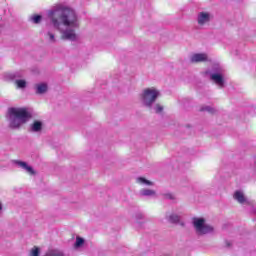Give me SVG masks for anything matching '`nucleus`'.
Wrapping results in <instances>:
<instances>
[{
    "label": "nucleus",
    "instance_id": "obj_1",
    "mask_svg": "<svg viewBox=\"0 0 256 256\" xmlns=\"http://www.w3.org/2000/svg\"><path fill=\"white\" fill-rule=\"evenodd\" d=\"M46 15L52 27L61 33L62 41H77L75 29L81 27V21L75 9L56 4L46 11Z\"/></svg>",
    "mask_w": 256,
    "mask_h": 256
},
{
    "label": "nucleus",
    "instance_id": "obj_2",
    "mask_svg": "<svg viewBox=\"0 0 256 256\" xmlns=\"http://www.w3.org/2000/svg\"><path fill=\"white\" fill-rule=\"evenodd\" d=\"M8 127L12 131H19L25 123L33 119V114L27 107H10L6 113Z\"/></svg>",
    "mask_w": 256,
    "mask_h": 256
},
{
    "label": "nucleus",
    "instance_id": "obj_3",
    "mask_svg": "<svg viewBox=\"0 0 256 256\" xmlns=\"http://www.w3.org/2000/svg\"><path fill=\"white\" fill-rule=\"evenodd\" d=\"M204 75H209L210 81H212L214 85H217L218 89H225L227 87L225 68L219 63L213 64L211 70H206Z\"/></svg>",
    "mask_w": 256,
    "mask_h": 256
},
{
    "label": "nucleus",
    "instance_id": "obj_4",
    "mask_svg": "<svg viewBox=\"0 0 256 256\" xmlns=\"http://www.w3.org/2000/svg\"><path fill=\"white\" fill-rule=\"evenodd\" d=\"M159 97H161V92L159 90L155 88H146L140 94V101L146 109H153V105H155V102Z\"/></svg>",
    "mask_w": 256,
    "mask_h": 256
},
{
    "label": "nucleus",
    "instance_id": "obj_5",
    "mask_svg": "<svg viewBox=\"0 0 256 256\" xmlns=\"http://www.w3.org/2000/svg\"><path fill=\"white\" fill-rule=\"evenodd\" d=\"M192 225L196 234L200 236L215 233V228L212 225L207 224V220L204 217L192 218Z\"/></svg>",
    "mask_w": 256,
    "mask_h": 256
},
{
    "label": "nucleus",
    "instance_id": "obj_6",
    "mask_svg": "<svg viewBox=\"0 0 256 256\" xmlns=\"http://www.w3.org/2000/svg\"><path fill=\"white\" fill-rule=\"evenodd\" d=\"M215 19V16L211 14L210 12L202 11L197 16V23L200 25V27H203V25H207L208 23H211Z\"/></svg>",
    "mask_w": 256,
    "mask_h": 256
},
{
    "label": "nucleus",
    "instance_id": "obj_7",
    "mask_svg": "<svg viewBox=\"0 0 256 256\" xmlns=\"http://www.w3.org/2000/svg\"><path fill=\"white\" fill-rule=\"evenodd\" d=\"M35 95H47L49 93V84L47 82H39L34 84Z\"/></svg>",
    "mask_w": 256,
    "mask_h": 256
},
{
    "label": "nucleus",
    "instance_id": "obj_8",
    "mask_svg": "<svg viewBox=\"0 0 256 256\" xmlns=\"http://www.w3.org/2000/svg\"><path fill=\"white\" fill-rule=\"evenodd\" d=\"M209 55L207 53H194L190 57V63H207Z\"/></svg>",
    "mask_w": 256,
    "mask_h": 256
},
{
    "label": "nucleus",
    "instance_id": "obj_9",
    "mask_svg": "<svg viewBox=\"0 0 256 256\" xmlns=\"http://www.w3.org/2000/svg\"><path fill=\"white\" fill-rule=\"evenodd\" d=\"M12 163L14 165H17L21 169H24V171H27L29 175H37V172L35 169L32 168L27 162L21 161V160H13Z\"/></svg>",
    "mask_w": 256,
    "mask_h": 256
},
{
    "label": "nucleus",
    "instance_id": "obj_10",
    "mask_svg": "<svg viewBox=\"0 0 256 256\" xmlns=\"http://www.w3.org/2000/svg\"><path fill=\"white\" fill-rule=\"evenodd\" d=\"M28 131L30 133H42L43 131V121L34 120L32 124H30Z\"/></svg>",
    "mask_w": 256,
    "mask_h": 256
},
{
    "label": "nucleus",
    "instance_id": "obj_11",
    "mask_svg": "<svg viewBox=\"0 0 256 256\" xmlns=\"http://www.w3.org/2000/svg\"><path fill=\"white\" fill-rule=\"evenodd\" d=\"M166 220L172 225H177L181 222V216L176 213L166 214Z\"/></svg>",
    "mask_w": 256,
    "mask_h": 256
},
{
    "label": "nucleus",
    "instance_id": "obj_12",
    "mask_svg": "<svg viewBox=\"0 0 256 256\" xmlns=\"http://www.w3.org/2000/svg\"><path fill=\"white\" fill-rule=\"evenodd\" d=\"M134 219L136 220V223L140 229H143V225H145V215L142 212H136L134 214Z\"/></svg>",
    "mask_w": 256,
    "mask_h": 256
},
{
    "label": "nucleus",
    "instance_id": "obj_13",
    "mask_svg": "<svg viewBox=\"0 0 256 256\" xmlns=\"http://www.w3.org/2000/svg\"><path fill=\"white\" fill-rule=\"evenodd\" d=\"M136 183H138L139 185H146L147 187H153L155 185V182L150 181L147 178L142 176L136 179Z\"/></svg>",
    "mask_w": 256,
    "mask_h": 256
},
{
    "label": "nucleus",
    "instance_id": "obj_14",
    "mask_svg": "<svg viewBox=\"0 0 256 256\" xmlns=\"http://www.w3.org/2000/svg\"><path fill=\"white\" fill-rule=\"evenodd\" d=\"M140 196L141 197H156L157 192L155 190H151L149 188H144L140 190Z\"/></svg>",
    "mask_w": 256,
    "mask_h": 256
},
{
    "label": "nucleus",
    "instance_id": "obj_15",
    "mask_svg": "<svg viewBox=\"0 0 256 256\" xmlns=\"http://www.w3.org/2000/svg\"><path fill=\"white\" fill-rule=\"evenodd\" d=\"M234 199L238 201V203H241V205H243V203H247V198H245V194H243V192L239 190L234 193Z\"/></svg>",
    "mask_w": 256,
    "mask_h": 256
},
{
    "label": "nucleus",
    "instance_id": "obj_16",
    "mask_svg": "<svg viewBox=\"0 0 256 256\" xmlns=\"http://www.w3.org/2000/svg\"><path fill=\"white\" fill-rule=\"evenodd\" d=\"M7 79H9V81H15V79H23V72L22 71H16L13 73H8L6 75Z\"/></svg>",
    "mask_w": 256,
    "mask_h": 256
},
{
    "label": "nucleus",
    "instance_id": "obj_17",
    "mask_svg": "<svg viewBox=\"0 0 256 256\" xmlns=\"http://www.w3.org/2000/svg\"><path fill=\"white\" fill-rule=\"evenodd\" d=\"M200 113H209L210 115H215L217 114V109L211 107V106H207L204 105L199 109Z\"/></svg>",
    "mask_w": 256,
    "mask_h": 256
},
{
    "label": "nucleus",
    "instance_id": "obj_18",
    "mask_svg": "<svg viewBox=\"0 0 256 256\" xmlns=\"http://www.w3.org/2000/svg\"><path fill=\"white\" fill-rule=\"evenodd\" d=\"M164 109L165 108L163 107V105L157 103V104H152V108L148 109V111H154V113H156L157 115H161Z\"/></svg>",
    "mask_w": 256,
    "mask_h": 256
},
{
    "label": "nucleus",
    "instance_id": "obj_19",
    "mask_svg": "<svg viewBox=\"0 0 256 256\" xmlns=\"http://www.w3.org/2000/svg\"><path fill=\"white\" fill-rule=\"evenodd\" d=\"M29 21L34 23V25H39V23H41V21H43V15L33 14L32 16L29 17Z\"/></svg>",
    "mask_w": 256,
    "mask_h": 256
},
{
    "label": "nucleus",
    "instance_id": "obj_20",
    "mask_svg": "<svg viewBox=\"0 0 256 256\" xmlns=\"http://www.w3.org/2000/svg\"><path fill=\"white\" fill-rule=\"evenodd\" d=\"M84 245H85V238L77 236L73 247L75 249H81V247H83Z\"/></svg>",
    "mask_w": 256,
    "mask_h": 256
},
{
    "label": "nucleus",
    "instance_id": "obj_21",
    "mask_svg": "<svg viewBox=\"0 0 256 256\" xmlns=\"http://www.w3.org/2000/svg\"><path fill=\"white\" fill-rule=\"evenodd\" d=\"M15 84L17 89H27V81L23 79H16Z\"/></svg>",
    "mask_w": 256,
    "mask_h": 256
},
{
    "label": "nucleus",
    "instance_id": "obj_22",
    "mask_svg": "<svg viewBox=\"0 0 256 256\" xmlns=\"http://www.w3.org/2000/svg\"><path fill=\"white\" fill-rule=\"evenodd\" d=\"M46 35L48 37L49 43H57V38H55V34H53V32L48 31Z\"/></svg>",
    "mask_w": 256,
    "mask_h": 256
},
{
    "label": "nucleus",
    "instance_id": "obj_23",
    "mask_svg": "<svg viewBox=\"0 0 256 256\" xmlns=\"http://www.w3.org/2000/svg\"><path fill=\"white\" fill-rule=\"evenodd\" d=\"M41 255V248L34 246V248L30 251V256H39Z\"/></svg>",
    "mask_w": 256,
    "mask_h": 256
},
{
    "label": "nucleus",
    "instance_id": "obj_24",
    "mask_svg": "<svg viewBox=\"0 0 256 256\" xmlns=\"http://www.w3.org/2000/svg\"><path fill=\"white\" fill-rule=\"evenodd\" d=\"M224 243H225L226 249H233V242H231L229 240H224Z\"/></svg>",
    "mask_w": 256,
    "mask_h": 256
},
{
    "label": "nucleus",
    "instance_id": "obj_25",
    "mask_svg": "<svg viewBox=\"0 0 256 256\" xmlns=\"http://www.w3.org/2000/svg\"><path fill=\"white\" fill-rule=\"evenodd\" d=\"M165 199H169L170 201H173L175 199V196L171 193L164 194Z\"/></svg>",
    "mask_w": 256,
    "mask_h": 256
},
{
    "label": "nucleus",
    "instance_id": "obj_26",
    "mask_svg": "<svg viewBox=\"0 0 256 256\" xmlns=\"http://www.w3.org/2000/svg\"><path fill=\"white\" fill-rule=\"evenodd\" d=\"M3 213V202L0 201V215Z\"/></svg>",
    "mask_w": 256,
    "mask_h": 256
},
{
    "label": "nucleus",
    "instance_id": "obj_27",
    "mask_svg": "<svg viewBox=\"0 0 256 256\" xmlns=\"http://www.w3.org/2000/svg\"><path fill=\"white\" fill-rule=\"evenodd\" d=\"M184 127H185L186 129H191L193 126H192L191 124H186Z\"/></svg>",
    "mask_w": 256,
    "mask_h": 256
},
{
    "label": "nucleus",
    "instance_id": "obj_28",
    "mask_svg": "<svg viewBox=\"0 0 256 256\" xmlns=\"http://www.w3.org/2000/svg\"><path fill=\"white\" fill-rule=\"evenodd\" d=\"M183 101H184V102H185V101L191 102V101H193V99H191V98H184Z\"/></svg>",
    "mask_w": 256,
    "mask_h": 256
},
{
    "label": "nucleus",
    "instance_id": "obj_29",
    "mask_svg": "<svg viewBox=\"0 0 256 256\" xmlns=\"http://www.w3.org/2000/svg\"><path fill=\"white\" fill-rule=\"evenodd\" d=\"M254 171H256V160L254 161Z\"/></svg>",
    "mask_w": 256,
    "mask_h": 256
}]
</instances>
